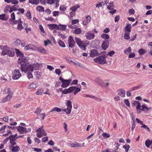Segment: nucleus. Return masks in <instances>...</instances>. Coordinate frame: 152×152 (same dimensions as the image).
I'll list each match as a JSON object with an SVG mask.
<instances>
[{
  "instance_id": "f257e3e1",
  "label": "nucleus",
  "mask_w": 152,
  "mask_h": 152,
  "mask_svg": "<svg viewBox=\"0 0 152 152\" xmlns=\"http://www.w3.org/2000/svg\"><path fill=\"white\" fill-rule=\"evenodd\" d=\"M42 66L41 64L38 63L28 65L22 64L20 65V69L22 71L26 72L28 71L33 72L34 70L39 69Z\"/></svg>"
},
{
  "instance_id": "f03ea898",
  "label": "nucleus",
  "mask_w": 152,
  "mask_h": 152,
  "mask_svg": "<svg viewBox=\"0 0 152 152\" xmlns=\"http://www.w3.org/2000/svg\"><path fill=\"white\" fill-rule=\"evenodd\" d=\"M4 94H9L7 96L4 98L0 102L1 103H3L7 102V101L10 100L12 96V93L10 89L8 88L7 89L4 90L3 92Z\"/></svg>"
},
{
  "instance_id": "7ed1b4c3",
  "label": "nucleus",
  "mask_w": 152,
  "mask_h": 152,
  "mask_svg": "<svg viewBox=\"0 0 152 152\" xmlns=\"http://www.w3.org/2000/svg\"><path fill=\"white\" fill-rule=\"evenodd\" d=\"M107 57V56L106 55L101 56L94 59V61L95 62L100 64H106L107 61L105 58Z\"/></svg>"
},
{
  "instance_id": "20e7f679",
  "label": "nucleus",
  "mask_w": 152,
  "mask_h": 152,
  "mask_svg": "<svg viewBox=\"0 0 152 152\" xmlns=\"http://www.w3.org/2000/svg\"><path fill=\"white\" fill-rule=\"evenodd\" d=\"M75 39L77 44L81 49L83 50H86V45L81 40L80 38L76 37L75 38Z\"/></svg>"
},
{
  "instance_id": "39448f33",
  "label": "nucleus",
  "mask_w": 152,
  "mask_h": 152,
  "mask_svg": "<svg viewBox=\"0 0 152 152\" xmlns=\"http://www.w3.org/2000/svg\"><path fill=\"white\" fill-rule=\"evenodd\" d=\"M59 80L62 83L61 86L63 88H66L69 86L72 80L71 79L64 80L61 77H59Z\"/></svg>"
},
{
  "instance_id": "423d86ee",
  "label": "nucleus",
  "mask_w": 152,
  "mask_h": 152,
  "mask_svg": "<svg viewBox=\"0 0 152 152\" xmlns=\"http://www.w3.org/2000/svg\"><path fill=\"white\" fill-rule=\"evenodd\" d=\"M67 108L63 110L66 112L67 114H69L71 113L72 107V102L70 100H67L66 103Z\"/></svg>"
},
{
  "instance_id": "0eeeda50",
  "label": "nucleus",
  "mask_w": 152,
  "mask_h": 152,
  "mask_svg": "<svg viewBox=\"0 0 152 152\" xmlns=\"http://www.w3.org/2000/svg\"><path fill=\"white\" fill-rule=\"evenodd\" d=\"M16 129L18 132L22 134L28 132H30L31 130V128L28 129V131L25 127L21 126L16 127Z\"/></svg>"
},
{
  "instance_id": "6e6552de",
  "label": "nucleus",
  "mask_w": 152,
  "mask_h": 152,
  "mask_svg": "<svg viewBox=\"0 0 152 152\" xmlns=\"http://www.w3.org/2000/svg\"><path fill=\"white\" fill-rule=\"evenodd\" d=\"M21 74L18 69H15L12 73V78L14 80L18 79L21 76Z\"/></svg>"
},
{
  "instance_id": "1a4fd4ad",
  "label": "nucleus",
  "mask_w": 152,
  "mask_h": 152,
  "mask_svg": "<svg viewBox=\"0 0 152 152\" xmlns=\"http://www.w3.org/2000/svg\"><path fill=\"white\" fill-rule=\"evenodd\" d=\"M69 45V47L71 48H73L75 45V42L74 41L73 38L71 36H70L68 37L67 41Z\"/></svg>"
},
{
  "instance_id": "9d476101",
  "label": "nucleus",
  "mask_w": 152,
  "mask_h": 152,
  "mask_svg": "<svg viewBox=\"0 0 152 152\" xmlns=\"http://www.w3.org/2000/svg\"><path fill=\"white\" fill-rule=\"evenodd\" d=\"M17 23L18 24V26L17 28L19 30L21 31L22 30L24 29V23L22 22L21 19L20 18L17 21Z\"/></svg>"
},
{
  "instance_id": "9b49d317",
  "label": "nucleus",
  "mask_w": 152,
  "mask_h": 152,
  "mask_svg": "<svg viewBox=\"0 0 152 152\" xmlns=\"http://www.w3.org/2000/svg\"><path fill=\"white\" fill-rule=\"evenodd\" d=\"M18 63L21 64V65L22 64L27 65L26 64H27L28 63V59L23 55V57L19 58Z\"/></svg>"
},
{
  "instance_id": "f8f14e48",
  "label": "nucleus",
  "mask_w": 152,
  "mask_h": 152,
  "mask_svg": "<svg viewBox=\"0 0 152 152\" xmlns=\"http://www.w3.org/2000/svg\"><path fill=\"white\" fill-rule=\"evenodd\" d=\"M10 48L7 47V45L4 46L2 48V50L1 53V55L4 56L6 55H8L9 51Z\"/></svg>"
},
{
  "instance_id": "ddd939ff",
  "label": "nucleus",
  "mask_w": 152,
  "mask_h": 152,
  "mask_svg": "<svg viewBox=\"0 0 152 152\" xmlns=\"http://www.w3.org/2000/svg\"><path fill=\"white\" fill-rule=\"evenodd\" d=\"M11 18L12 19H10L9 21L11 24H17V21L18 20H15V16L14 12L12 13L11 14Z\"/></svg>"
},
{
  "instance_id": "4468645a",
  "label": "nucleus",
  "mask_w": 152,
  "mask_h": 152,
  "mask_svg": "<svg viewBox=\"0 0 152 152\" xmlns=\"http://www.w3.org/2000/svg\"><path fill=\"white\" fill-rule=\"evenodd\" d=\"M31 49L33 50H36L37 49V47L31 44L27 45L24 48L25 50H27Z\"/></svg>"
},
{
  "instance_id": "2eb2a0df",
  "label": "nucleus",
  "mask_w": 152,
  "mask_h": 152,
  "mask_svg": "<svg viewBox=\"0 0 152 152\" xmlns=\"http://www.w3.org/2000/svg\"><path fill=\"white\" fill-rule=\"evenodd\" d=\"M84 144L85 143H83L82 144V145L81 144L75 142L71 143H69L68 145L73 147H82L84 145Z\"/></svg>"
},
{
  "instance_id": "dca6fc26",
  "label": "nucleus",
  "mask_w": 152,
  "mask_h": 152,
  "mask_svg": "<svg viewBox=\"0 0 152 152\" xmlns=\"http://www.w3.org/2000/svg\"><path fill=\"white\" fill-rule=\"evenodd\" d=\"M85 36L88 40H91L94 38L95 35L93 34L88 32L85 34Z\"/></svg>"
},
{
  "instance_id": "f3484780",
  "label": "nucleus",
  "mask_w": 152,
  "mask_h": 152,
  "mask_svg": "<svg viewBox=\"0 0 152 152\" xmlns=\"http://www.w3.org/2000/svg\"><path fill=\"white\" fill-rule=\"evenodd\" d=\"M95 81L101 86H104V82L99 78L97 77L95 80Z\"/></svg>"
},
{
  "instance_id": "a211bd4d",
  "label": "nucleus",
  "mask_w": 152,
  "mask_h": 152,
  "mask_svg": "<svg viewBox=\"0 0 152 152\" xmlns=\"http://www.w3.org/2000/svg\"><path fill=\"white\" fill-rule=\"evenodd\" d=\"M117 92L118 95L121 96L122 97H124L125 96V91L122 89L118 90Z\"/></svg>"
},
{
  "instance_id": "6ab92c4d",
  "label": "nucleus",
  "mask_w": 152,
  "mask_h": 152,
  "mask_svg": "<svg viewBox=\"0 0 152 152\" xmlns=\"http://www.w3.org/2000/svg\"><path fill=\"white\" fill-rule=\"evenodd\" d=\"M109 42L108 40L104 41L102 45V47L104 50H105L108 47L109 45Z\"/></svg>"
},
{
  "instance_id": "aec40b11",
  "label": "nucleus",
  "mask_w": 152,
  "mask_h": 152,
  "mask_svg": "<svg viewBox=\"0 0 152 152\" xmlns=\"http://www.w3.org/2000/svg\"><path fill=\"white\" fill-rule=\"evenodd\" d=\"M132 26L131 24H127L124 28L125 32L130 33L131 31Z\"/></svg>"
},
{
  "instance_id": "412c9836",
  "label": "nucleus",
  "mask_w": 152,
  "mask_h": 152,
  "mask_svg": "<svg viewBox=\"0 0 152 152\" xmlns=\"http://www.w3.org/2000/svg\"><path fill=\"white\" fill-rule=\"evenodd\" d=\"M36 132L41 133L42 136H46L47 135V133L45 132V131L42 128H39L37 130Z\"/></svg>"
},
{
  "instance_id": "4be33fe9",
  "label": "nucleus",
  "mask_w": 152,
  "mask_h": 152,
  "mask_svg": "<svg viewBox=\"0 0 152 152\" xmlns=\"http://www.w3.org/2000/svg\"><path fill=\"white\" fill-rule=\"evenodd\" d=\"M91 17L90 16L87 15L86 17V19L83 21V24L84 25H86L90 21Z\"/></svg>"
},
{
  "instance_id": "5701e85b",
  "label": "nucleus",
  "mask_w": 152,
  "mask_h": 152,
  "mask_svg": "<svg viewBox=\"0 0 152 152\" xmlns=\"http://www.w3.org/2000/svg\"><path fill=\"white\" fill-rule=\"evenodd\" d=\"M38 87V85L36 82H32L31 84H30L28 87L29 89H32L36 88Z\"/></svg>"
},
{
  "instance_id": "b1692460",
  "label": "nucleus",
  "mask_w": 152,
  "mask_h": 152,
  "mask_svg": "<svg viewBox=\"0 0 152 152\" xmlns=\"http://www.w3.org/2000/svg\"><path fill=\"white\" fill-rule=\"evenodd\" d=\"M98 54V52L96 50H91L90 56L91 57H94L97 55Z\"/></svg>"
},
{
  "instance_id": "393cba45",
  "label": "nucleus",
  "mask_w": 152,
  "mask_h": 152,
  "mask_svg": "<svg viewBox=\"0 0 152 152\" xmlns=\"http://www.w3.org/2000/svg\"><path fill=\"white\" fill-rule=\"evenodd\" d=\"M12 151L13 152H16L20 150V148L19 146L16 145L15 146H12Z\"/></svg>"
},
{
  "instance_id": "a878e982",
  "label": "nucleus",
  "mask_w": 152,
  "mask_h": 152,
  "mask_svg": "<svg viewBox=\"0 0 152 152\" xmlns=\"http://www.w3.org/2000/svg\"><path fill=\"white\" fill-rule=\"evenodd\" d=\"M15 50L16 51V53L17 56H19L20 58L23 57V54L20 52L18 49L15 48Z\"/></svg>"
},
{
  "instance_id": "bb28decb",
  "label": "nucleus",
  "mask_w": 152,
  "mask_h": 152,
  "mask_svg": "<svg viewBox=\"0 0 152 152\" xmlns=\"http://www.w3.org/2000/svg\"><path fill=\"white\" fill-rule=\"evenodd\" d=\"M42 0H29V2L33 4L37 5L39 3V1Z\"/></svg>"
},
{
  "instance_id": "cd10ccee",
  "label": "nucleus",
  "mask_w": 152,
  "mask_h": 152,
  "mask_svg": "<svg viewBox=\"0 0 152 152\" xmlns=\"http://www.w3.org/2000/svg\"><path fill=\"white\" fill-rule=\"evenodd\" d=\"M8 52V55L10 57H13L15 55V52L13 49L10 48Z\"/></svg>"
},
{
  "instance_id": "c85d7f7f",
  "label": "nucleus",
  "mask_w": 152,
  "mask_h": 152,
  "mask_svg": "<svg viewBox=\"0 0 152 152\" xmlns=\"http://www.w3.org/2000/svg\"><path fill=\"white\" fill-rule=\"evenodd\" d=\"M73 63L75 65L78 67H80L83 69H85L86 68V67L85 66L82 64H81L79 63L78 62H73Z\"/></svg>"
},
{
  "instance_id": "c756f323",
  "label": "nucleus",
  "mask_w": 152,
  "mask_h": 152,
  "mask_svg": "<svg viewBox=\"0 0 152 152\" xmlns=\"http://www.w3.org/2000/svg\"><path fill=\"white\" fill-rule=\"evenodd\" d=\"M80 6L78 4H76L70 8V10L72 11L75 12L77 9L79 8Z\"/></svg>"
},
{
  "instance_id": "7c9ffc66",
  "label": "nucleus",
  "mask_w": 152,
  "mask_h": 152,
  "mask_svg": "<svg viewBox=\"0 0 152 152\" xmlns=\"http://www.w3.org/2000/svg\"><path fill=\"white\" fill-rule=\"evenodd\" d=\"M81 32V30L80 28H76L73 31V33L75 34H79Z\"/></svg>"
},
{
  "instance_id": "2f4dec72",
  "label": "nucleus",
  "mask_w": 152,
  "mask_h": 152,
  "mask_svg": "<svg viewBox=\"0 0 152 152\" xmlns=\"http://www.w3.org/2000/svg\"><path fill=\"white\" fill-rule=\"evenodd\" d=\"M8 19L6 15L5 14H2V15H0V19L3 20H5Z\"/></svg>"
},
{
  "instance_id": "473e14b6",
  "label": "nucleus",
  "mask_w": 152,
  "mask_h": 152,
  "mask_svg": "<svg viewBox=\"0 0 152 152\" xmlns=\"http://www.w3.org/2000/svg\"><path fill=\"white\" fill-rule=\"evenodd\" d=\"M66 26L65 25H59L58 26L57 28L59 30H64L66 29Z\"/></svg>"
},
{
  "instance_id": "72a5a7b5",
  "label": "nucleus",
  "mask_w": 152,
  "mask_h": 152,
  "mask_svg": "<svg viewBox=\"0 0 152 152\" xmlns=\"http://www.w3.org/2000/svg\"><path fill=\"white\" fill-rule=\"evenodd\" d=\"M142 86V85H140L136 86L133 87L130 89V91H133L137 90L140 88Z\"/></svg>"
},
{
  "instance_id": "f704fd0d",
  "label": "nucleus",
  "mask_w": 152,
  "mask_h": 152,
  "mask_svg": "<svg viewBox=\"0 0 152 152\" xmlns=\"http://www.w3.org/2000/svg\"><path fill=\"white\" fill-rule=\"evenodd\" d=\"M36 50H38L39 52L42 53H45L46 52L45 49L41 47H37V49Z\"/></svg>"
},
{
  "instance_id": "c9c22d12",
  "label": "nucleus",
  "mask_w": 152,
  "mask_h": 152,
  "mask_svg": "<svg viewBox=\"0 0 152 152\" xmlns=\"http://www.w3.org/2000/svg\"><path fill=\"white\" fill-rule=\"evenodd\" d=\"M101 37L102 38L104 39H107L109 38V35L108 34H102L101 35Z\"/></svg>"
},
{
  "instance_id": "e433bc0d",
  "label": "nucleus",
  "mask_w": 152,
  "mask_h": 152,
  "mask_svg": "<svg viewBox=\"0 0 152 152\" xmlns=\"http://www.w3.org/2000/svg\"><path fill=\"white\" fill-rule=\"evenodd\" d=\"M61 111V109L57 107H56L53 108V109L50 111V112H51L53 111H56L58 112H60Z\"/></svg>"
},
{
  "instance_id": "4c0bfd02",
  "label": "nucleus",
  "mask_w": 152,
  "mask_h": 152,
  "mask_svg": "<svg viewBox=\"0 0 152 152\" xmlns=\"http://www.w3.org/2000/svg\"><path fill=\"white\" fill-rule=\"evenodd\" d=\"M58 43L59 44L60 46L62 47H65V45L64 42L61 40H59L58 42Z\"/></svg>"
},
{
  "instance_id": "58836bf2",
  "label": "nucleus",
  "mask_w": 152,
  "mask_h": 152,
  "mask_svg": "<svg viewBox=\"0 0 152 152\" xmlns=\"http://www.w3.org/2000/svg\"><path fill=\"white\" fill-rule=\"evenodd\" d=\"M148 110V108L145 105L143 104L142 106L141 111L142 110L145 112H146Z\"/></svg>"
},
{
  "instance_id": "ea45409f",
  "label": "nucleus",
  "mask_w": 152,
  "mask_h": 152,
  "mask_svg": "<svg viewBox=\"0 0 152 152\" xmlns=\"http://www.w3.org/2000/svg\"><path fill=\"white\" fill-rule=\"evenodd\" d=\"M130 33L125 32L124 35V38L126 39H129L130 38L129 36Z\"/></svg>"
},
{
  "instance_id": "a19ab883",
  "label": "nucleus",
  "mask_w": 152,
  "mask_h": 152,
  "mask_svg": "<svg viewBox=\"0 0 152 152\" xmlns=\"http://www.w3.org/2000/svg\"><path fill=\"white\" fill-rule=\"evenodd\" d=\"M50 28L53 30L55 28H58V25L57 24H50L49 25Z\"/></svg>"
},
{
  "instance_id": "79ce46f5",
  "label": "nucleus",
  "mask_w": 152,
  "mask_h": 152,
  "mask_svg": "<svg viewBox=\"0 0 152 152\" xmlns=\"http://www.w3.org/2000/svg\"><path fill=\"white\" fill-rule=\"evenodd\" d=\"M107 7L108 10H113L114 8L113 2H112L110 3V5L107 6Z\"/></svg>"
},
{
  "instance_id": "37998d69",
  "label": "nucleus",
  "mask_w": 152,
  "mask_h": 152,
  "mask_svg": "<svg viewBox=\"0 0 152 152\" xmlns=\"http://www.w3.org/2000/svg\"><path fill=\"white\" fill-rule=\"evenodd\" d=\"M37 10L39 12H44V8L41 6H38L37 8Z\"/></svg>"
},
{
  "instance_id": "c03bdc74",
  "label": "nucleus",
  "mask_w": 152,
  "mask_h": 152,
  "mask_svg": "<svg viewBox=\"0 0 152 152\" xmlns=\"http://www.w3.org/2000/svg\"><path fill=\"white\" fill-rule=\"evenodd\" d=\"M123 148L125 149L126 152H127L129 151V149L130 148V146L129 145L126 144L123 146Z\"/></svg>"
},
{
  "instance_id": "a18cd8bd",
  "label": "nucleus",
  "mask_w": 152,
  "mask_h": 152,
  "mask_svg": "<svg viewBox=\"0 0 152 152\" xmlns=\"http://www.w3.org/2000/svg\"><path fill=\"white\" fill-rule=\"evenodd\" d=\"M17 10V9L16 8L15 6H13L12 7L10 6V10H9V12L11 13L12 12L14 11H15Z\"/></svg>"
},
{
  "instance_id": "49530a36",
  "label": "nucleus",
  "mask_w": 152,
  "mask_h": 152,
  "mask_svg": "<svg viewBox=\"0 0 152 152\" xmlns=\"http://www.w3.org/2000/svg\"><path fill=\"white\" fill-rule=\"evenodd\" d=\"M28 72L27 73V77L29 79H30V78H32L33 77V75L31 73V71H28Z\"/></svg>"
},
{
  "instance_id": "de8ad7c7",
  "label": "nucleus",
  "mask_w": 152,
  "mask_h": 152,
  "mask_svg": "<svg viewBox=\"0 0 152 152\" xmlns=\"http://www.w3.org/2000/svg\"><path fill=\"white\" fill-rule=\"evenodd\" d=\"M7 127L6 125H4L0 129V132L1 133H3L5 132V130Z\"/></svg>"
},
{
  "instance_id": "09e8293b",
  "label": "nucleus",
  "mask_w": 152,
  "mask_h": 152,
  "mask_svg": "<svg viewBox=\"0 0 152 152\" xmlns=\"http://www.w3.org/2000/svg\"><path fill=\"white\" fill-rule=\"evenodd\" d=\"M74 87H75V89L74 91V94L75 95L76 94H77L80 91H81V89L80 88H77L76 87V86H75Z\"/></svg>"
},
{
  "instance_id": "8fccbe9b",
  "label": "nucleus",
  "mask_w": 152,
  "mask_h": 152,
  "mask_svg": "<svg viewBox=\"0 0 152 152\" xmlns=\"http://www.w3.org/2000/svg\"><path fill=\"white\" fill-rule=\"evenodd\" d=\"M42 110V109L39 107H37L34 113L37 115H39L41 112Z\"/></svg>"
},
{
  "instance_id": "3c124183",
  "label": "nucleus",
  "mask_w": 152,
  "mask_h": 152,
  "mask_svg": "<svg viewBox=\"0 0 152 152\" xmlns=\"http://www.w3.org/2000/svg\"><path fill=\"white\" fill-rule=\"evenodd\" d=\"M21 136H19L18 137H17L16 138H15L14 136L13 135H10L9 137V140H16V139L19 137H20Z\"/></svg>"
},
{
  "instance_id": "603ef678",
  "label": "nucleus",
  "mask_w": 152,
  "mask_h": 152,
  "mask_svg": "<svg viewBox=\"0 0 152 152\" xmlns=\"http://www.w3.org/2000/svg\"><path fill=\"white\" fill-rule=\"evenodd\" d=\"M131 47H129L127 49H126L124 51V53L126 54H128L127 52L128 53H130L131 52Z\"/></svg>"
},
{
  "instance_id": "864d4df0",
  "label": "nucleus",
  "mask_w": 152,
  "mask_h": 152,
  "mask_svg": "<svg viewBox=\"0 0 152 152\" xmlns=\"http://www.w3.org/2000/svg\"><path fill=\"white\" fill-rule=\"evenodd\" d=\"M141 107V105L140 104V103H139V104H137L136 107L137 109L138 110V112L139 113H140L141 112V110H140Z\"/></svg>"
},
{
  "instance_id": "5fc2aeb1",
  "label": "nucleus",
  "mask_w": 152,
  "mask_h": 152,
  "mask_svg": "<svg viewBox=\"0 0 152 152\" xmlns=\"http://www.w3.org/2000/svg\"><path fill=\"white\" fill-rule=\"evenodd\" d=\"M43 89L41 88L38 90L36 93L37 95H39L43 93Z\"/></svg>"
},
{
  "instance_id": "6e6d98bb",
  "label": "nucleus",
  "mask_w": 152,
  "mask_h": 152,
  "mask_svg": "<svg viewBox=\"0 0 152 152\" xmlns=\"http://www.w3.org/2000/svg\"><path fill=\"white\" fill-rule=\"evenodd\" d=\"M60 10L64 11L66 10V6L63 5L61 6L60 7Z\"/></svg>"
},
{
  "instance_id": "4d7b16f0",
  "label": "nucleus",
  "mask_w": 152,
  "mask_h": 152,
  "mask_svg": "<svg viewBox=\"0 0 152 152\" xmlns=\"http://www.w3.org/2000/svg\"><path fill=\"white\" fill-rule=\"evenodd\" d=\"M139 53L141 55H142L145 53V51L143 49H141L139 50Z\"/></svg>"
},
{
  "instance_id": "13d9d810",
  "label": "nucleus",
  "mask_w": 152,
  "mask_h": 152,
  "mask_svg": "<svg viewBox=\"0 0 152 152\" xmlns=\"http://www.w3.org/2000/svg\"><path fill=\"white\" fill-rule=\"evenodd\" d=\"M75 88L74 87H70L69 88H68L69 93H70L73 91L75 89Z\"/></svg>"
},
{
  "instance_id": "bf43d9fd",
  "label": "nucleus",
  "mask_w": 152,
  "mask_h": 152,
  "mask_svg": "<svg viewBox=\"0 0 152 152\" xmlns=\"http://www.w3.org/2000/svg\"><path fill=\"white\" fill-rule=\"evenodd\" d=\"M141 128H143L145 129H146L148 131L150 132L151 131L150 129L148 127V126L147 125L144 124V125H143L141 126Z\"/></svg>"
},
{
  "instance_id": "052dcab7",
  "label": "nucleus",
  "mask_w": 152,
  "mask_h": 152,
  "mask_svg": "<svg viewBox=\"0 0 152 152\" xmlns=\"http://www.w3.org/2000/svg\"><path fill=\"white\" fill-rule=\"evenodd\" d=\"M28 25L26 23H24V29L26 30L27 33L28 32V30L31 31V30L30 28H28Z\"/></svg>"
},
{
  "instance_id": "680f3d73",
  "label": "nucleus",
  "mask_w": 152,
  "mask_h": 152,
  "mask_svg": "<svg viewBox=\"0 0 152 152\" xmlns=\"http://www.w3.org/2000/svg\"><path fill=\"white\" fill-rule=\"evenodd\" d=\"M102 135L103 137L105 138H109L110 137V135L109 134H107L105 133H103Z\"/></svg>"
},
{
  "instance_id": "e2e57ef3",
  "label": "nucleus",
  "mask_w": 152,
  "mask_h": 152,
  "mask_svg": "<svg viewBox=\"0 0 152 152\" xmlns=\"http://www.w3.org/2000/svg\"><path fill=\"white\" fill-rule=\"evenodd\" d=\"M150 142H148V139L145 141V144L147 147L149 148V146L151 145V144H150Z\"/></svg>"
},
{
  "instance_id": "0e129e2a",
  "label": "nucleus",
  "mask_w": 152,
  "mask_h": 152,
  "mask_svg": "<svg viewBox=\"0 0 152 152\" xmlns=\"http://www.w3.org/2000/svg\"><path fill=\"white\" fill-rule=\"evenodd\" d=\"M55 72L56 74L59 75L61 73V71L59 69H56L55 70Z\"/></svg>"
},
{
  "instance_id": "69168bd1",
  "label": "nucleus",
  "mask_w": 152,
  "mask_h": 152,
  "mask_svg": "<svg viewBox=\"0 0 152 152\" xmlns=\"http://www.w3.org/2000/svg\"><path fill=\"white\" fill-rule=\"evenodd\" d=\"M26 16L28 19H30L31 18V14L29 11H28L26 13Z\"/></svg>"
},
{
  "instance_id": "338daca9",
  "label": "nucleus",
  "mask_w": 152,
  "mask_h": 152,
  "mask_svg": "<svg viewBox=\"0 0 152 152\" xmlns=\"http://www.w3.org/2000/svg\"><path fill=\"white\" fill-rule=\"evenodd\" d=\"M79 22V20L78 19L73 20L72 21V24L73 25L78 23Z\"/></svg>"
},
{
  "instance_id": "774afa93",
  "label": "nucleus",
  "mask_w": 152,
  "mask_h": 152,
  "mask_svg": "<svg viewBox=\"0 0 152 152\" xmlns=\"http://www.w3.org/2000/svg\"><path fill=\"white\" fill-rule=\"evenodd\" d=\"M19 2L17 0H12L11 3L13 4H17Z\"/></svg>"
}]
</instances>
